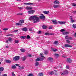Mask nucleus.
Masks as SVG:
<instances>
[{"label": "nucleus", "instance_id": "46", "mask_svg": "<svg viewBox=\"0 0 76 76\" xmlns=\"http://www.w3.org/2000/svg\"><path fill=\"white\" fill-rule=\"evenodd\" d=\"M12 76H15V74L14 73V72H12Z\"/></svg>", "mask_w": 76, "mask_h": 76}, {"label": "nucleus", "instance_id": "50", "mask_svg": "<svg viewBox=\"0 0 76 76\" xmlns=\"http://www.w3.org/2000/svg\"><path fill=\"white\" fill-rule=\"evenodd\" d=\"M72 6H76V4L73 3L72 4Z\"/></svg>", "mask_w": 76, "mask_h": 76}, {"label": "nucleus", "instance_id": "56", "mask_svg": "<svg viewBox=\"0 0 76 76\" xmlns=\"http://www.w3.org/2000/svg\"><path fill=\"white\" fill-rule=\"evenodd\" d=\"M22 14H22V13H20V14H18L17 15H22Z\"/></svg>", "mask_w": 76, "mask_h": 76}, {"label": "nucleus", "instance_id": "29", "mask_svg": "<svg viewBox=\"0 0 76 76\" xmlns=\"http://www.w3.org/2000/svg\"><path fill=\"white\" fill-rule=\"evenodd\" d=\"M48 51L47 50H46L44 52V53L45 54H48Z\"/></svg>", "mask_w": 76, "mask_h": 76}, {"label": "nucleus", "instance_id": "63", "mask_svg": "<svg viewBox=\"0 0 76 76\" xmlns=\"http://www.w3.org/2000/svg\"><path fill=\"white\" fill-rule=\"evenodd\" d=\"M3 61V59L2 58V59H1V61Z\"/></svg>", "mask_w": 76, "mask_h": 76}, {"label": "nucleus", "instance_id": "9", "mask_svg": "<svg viewBox=\"0 0 76 76\" xmlns=\"http://www.w3.org/2000/svg\"><path fill=\"white\" fill-rule=\"evenodd\" d=\"M64 47H72V46L70 45L66 44H65Z\"/></svg>", "mask_w": 76, "mask_h": 76}, {"label": "nucleus", "instance_id": "47", "mask_svg": "<svg viewBox=\"0 0 76 76\" xmlns=\"http://www.w3.org/2000/svg\"><path fill=\"white\" fill-rule=\"evenodd\" d=\"M68 39H70V40H72V38L71 37H69L68 38Z\"/></svg>", "mask_w": 76, "mask_h": 76}, {"label": "nucleus", "instance_id": "57", "mask_svg": "<svg viewBox=\"0 0 76 76\" xmlns=\"http://www.w3.org/2000/svg\"><path fill=\"white\" fill-rule=\"evenodd\" d=\"M28 57H30L32 56V55H31V54H29L28 55Z\"/></svg>", "mask_w": 76, "mask_h": 76}, {"label": "nucleus", "instance_id": "64", "mask_svg": "<svg viewBox=\"0 0 76 76\" xmlns=\"http://www.w3.org/2000/svg\"><path fill=\"white\" fill-rule=\"evenodd\" d=\"M3 76H7V75L6 74H5Z\"/></svg>", "mask_w": 76, "mask_h": 76}, {"label": "nucleus", "instance_id": "52", "mask_svg": "<svg viewBox=\"0 0 76 76\" xmlns=\"http://www.w3.org/2000/svg\"><path fill=\"white\" fill-rule=\"evenodd\" d=\"M61 75H65V74L64 73V72H62L61 73Z\"/></svg>", "mask_w": 76, "mask_h": 76}, {"label": "nucleus", "instance_id": "13", "mask_svg": "<svg viewBox=\"0 0 76 76\" xmlns=\"http://www.w3.org/2000/svg\"><path fill=\"white\" fill-rule=\"evenodd\" d=\"M4 70V68L3 67H0V73H2V71Z\"/></svg>", "mask_w": 76, "mask_h": 76}, {"label": "nucleus", "instance_id": "1", "mask_svg": "<svg viewBox=\"0 0 76 76\" xmlns=\"http://www.w3.org/2000/svg\"><path fill=\"white\" fill-rule=\"evenodd\" d=\"M29 20H33V23H37V22H39V18L37 17V15H35L30 17L29 18Z\"/></svg>", "mask_w": 76, "mask_h": 76}, {"label": "nucleus", "instance_id": "22", "mask_svg": "<svg viewBox=\"0 0 76 76\" xmlns=\"http://www.w3.org/2000/svg\"><path fill=\"white\" fill-rule=\"evenodd\" d=\"M20 38L21 39H25L26 38V36H21Z\"/></svg>", "mask_w": 76, "mask_h": 76}, {"label": "nucleus", "instance_id": "40", "mask_svg": "<svg viewBox=\"0 0 76 76\" xmlns=\"http://www.w3.org/2000/svg\"><path fill=\"white\" fill-rule=\"evenodd\" d=\"M66 69H69V68H70V67H69V65H67L66 66Z\"/></svg>", "mask_w": 76, "mask_h": 76}, {"label": "nucleus", "instance_id": "2", "mask_svg": "<svg viewBox=\"0 0 76 76\" xmlns=\"http://www.w3.org/2000/svg\"><path fill=\"white\" fill-rule=\"evenodd\" d=\"M58 23L60 25H64L66 23V21H58Z\"/></svg>", "mask_w": 76, "mask_h": 76}, {"label": "nucleus", "instance_id": "19", "mask_svg": "<svg viewBox=\"0 0 76 76\" xmlns=\"http://www.w3.org/2000/svg\"><path fill=\"white\" fill-rule=\"evenodd\" d=\"M44 75V73L42 72L39 73L38 74V76H42Z\"/></svg>", "mask_w": 76, "mask_h": 76}, {"label": "nucleus", "instance_id": "27", "mask_svg": "<svg viewBox=\"0 0 76 76\" xmlns=\"http://www.w3.org/2000/svg\"><path fill=\"white\" fill-rule=\"evenodd\" d=\"M72 27L74 29H75L76 28V24H73L72 25Z\"/></svg>", "mask_w": 76, "mask_h": 76}, {"label": "nucleus", "instance_id": "17", "mask_svg": "<svg viewBox=\"0 0 76 76\" xmlns=\"http://www.w3.org/2000/svg\"><path fill=\"white\" fill-rule=\"evenodd\" d=\"M52 22L54 24H56V23H57V20H53Z\"/></svg>", "mask_w": 76, "mask_h": 76}, {"label": "nucleus", "instance_id": "30", "mask_svg": "<svg viewBox=\"0 0 76 76\" xmlns=\"http://www.w3.org/2000/svg\"><path fill=\"white\" fill-rule=\"evenodd\" d=\"M20 50H21V52H22L23 53V52H25V50L23 49H20Z\"/></svg>", "mask_w": 76, "mask_h": 76}, {"label": "nucleus", "instance_id": "45", "mask_svg": "<svg viewBox=\"0 0 76 76\" xmlns=\"http://www.w3.org/2000/svg\"><path fill=\"white\" fill-rule=\"evenodd\" d=\"M28 76H33V75L32 74H30L28 75Z\"/></svg>", "mask_w": 76, "mask_h": 76}, {"label": "nucleus", "instance_id": "58", "mask_svg": "<svg viewBox=\"0 0 76 76\" xmlns=\"http://www.w3.org/2000/svg\"><path fill=\"white\" fill-rule=\"evenodd\" d=\"M75 37H76V33H75L74 34V35Z\"/></svg>", "mask_w": 76, "mask_h": 76}, {"label": "nucleus", "instance_id": "41", "mask_svg": "<svg viewBox=\"0 0 76 76\" xmlns=\"http://www.w3.org/2000/svg\"><path fill=\"white\" fill-rule=\"evenodd\" d=\"M69 37L68 36H66L65 37V39H68Z\"/></svg>", "mask_w": 76, "mask_h": 76}, {"label": "nucleus", "instance_id": "38", "mask_svg": "<svg viewBox=\"0 0 76 76\" xmlns=\"http://www.w3.org/2000/svg\"><path fill=\"white\" fill-rule=\"evenodd\" d=\"M55 56H56V57H58V56H59L58 54H56V53L55 54Z\"/></svg>", "mask_w": 76, "mask_h": 76}, {"label": "nucleus", "instance_id": "48", "mask_svg": "<svg viewBox=\"0 0 76 76\" xmlns=\"http://www.w3.org/2000/svg\"><path fill=\"white\" fill-rule=\"evenodd\" d=\"M66 42H67V43H68L69 44V43H70V41L69 40H66Z\"/></svg>", "mask_w": 76, "mask_h": 76}, {"label": "nucleus", "instance_id": "60", "mask_svg": "<svg viewBox=\"0 0 76 76\" xmlns=\"http://www.w3.org/2000/svg\"><path fill=\"white\" fill-rule=\"evenodd\" d=\"M70 19H71V20H72V17H70Z\"/></svg>", "mask_w": 76, "mask_h": 76}, {"label": "nucleus", "instance_id": "61", "mask_svg": "<svg viewBox=\"0 0 76 76\" xmlns=\"http://www.w3.org/2000/svg\"><path fill=\"white\" fill-rule=\"evenodd\" d=\"M49 29H52V27H50L49 28Z\"/></svg>", "mask_w": 76, "mask_h": 76}, {"label": "nucleus", "instance_id": "28", "mask_svg": "<svg viewBox=\"0 0 76 76\" xmlns=\"http://www.w3.org/2000/svg\"><path fill=\"white\" fill-rule=\"evenodd\" d=\"M64 72L65 74H68V71L67 70H65Z\"/></svg>", "mask_w": 76, "mask_h": 76}, {"label": "nucleus", "instance_id": "39", "mask_svg": "<svg viewBox=\"0 0 76 76\" xmlns=\"http://www.w3.org/2000/svg\"><path fill=\"white\" fill-rule=\"evenodd\" d=\"M12 69H15V68H16V66H12Z\"/></svg>", "mask_w": 76, "mask_h": 76}, {"label": "nucleus", "instance_id": "37", "mask_svg": "<svg viewBox=\"0 0 76 76\" xmlns=\"http://www.w3.org/2000/svg\"><path fill=\"white\" fill-rule=\"evenodd\" d=\"M40 57H44V54H43V53H40Z\"/></svg>", "mask_w": 76, "mask_h": 76}, {"label": "nucleus", "instance_id": "35", "mask_svg": "<svg viewBox=\"0 0 76 76\" xmlns=\"http://www.w3.org/2000/svg\"><path fill=\"white\" fill-rule=\"evenodd\" d=\"M16 26L17 25H22V24H20V23H17L16 24Z\"/></svg>", "mask_w": 76, "mask_h": 76}, {"label": "nucleus", "instance_id": "3", "mask_svg": "<svg viewBox=\"0 0 76 76\" xmlns=\"http://www.w3.org/2000/svg\"><path fill=\"white\" fill-rule=\"evenodd\" d=\"M35 12V11L34 10H31L28 11V14H34Z\"/></svg>", "mask_w": 76, "mask_h": 76}, {"label": "nucleus", "instance_id": "10", "mask_svg": "<svg viewBox=\"0 0 76 76\" xmlns=\"http://www.w3.org/2000/svg\"><path fill=\"white\" fill-rule=\"evenodd\" d=\"M24 4H25V5H33V4H34L31 2H29L26 3H24Z\"/></svg>", "mask_w": 76, "mask_h": 76}, {"label": "nucleus", "instance_id": "36", "mask_svg": "<svg viewBox=\"0 0 76 76\" xmlns=\"http://www.w3.org/2000/svg\"><path fill=\"white\" fill-rule=\"evenodd\" d=\"M39 64V63L38 62H36L35 63V66H38V65Z\"/></svg>", "mask_w": 76, "mask_h": 76}, {"label": "nucleus", "instance_id": "7", "mask_svg": "<svg viewBox=\"0 0 76 76\" xmlns=\"http://www.w3.org/2000/svg\"><path fill=\"white\" fill-rule=\"evenodd\" d=\"M42 59H43V58H38L36 59V61H41V60H42Z\"/></svg>", "mask_w": 76, "mask_h": 76}, {"label": "nucleus", "instance_id": "15", "mask_svg": "<svg viewBox=\"0 0 76 76\" xmlns=\"http://www.w3.org/2000/svg\"><path fill=\"white\" fill-rule=\"evenodd\" d=\"M48 60L50 61H51V62H52V61H53V59L49 57L48 58Z\"/></svg>", "mask_w": 76, "mask_h": 76}, {"label": "nucleus", "instance_id": "51", "mask_svg": "<svg viewBox=\"0 0 76 76\" xmlns=\"http://www.w3.org/2000/svg\"><path fill=\"white\" fill-rule=\"evenodd\" d=\"M18 8L19 9H20V10H21V9H23V7H18Z\"/></svg>", "mask_w": 76, "mask_h": 76}, {"label": "nucleus", "instance_id": "44", "mask_svg": "<svg viewBox=\"0 0 76 76\" xmlns=\"http://www.w3.org/2000/svg\"><path fill=\"white\" fill-rule=\"evenodd\" d=\"M27 39H29V38H31V37H30V36H29V35H27Z\"/></svg>", "mask_w": 76, "mask_h": 76}, {"label": "nucleus", "instance_id": "62", "mask_svg": "<svg viewBox=\"0 0 76 76\" xmlns=\"http://www.w3.org/2000/svg\"><path fill=\"white\" fill-rule=\"evenodd\" d=\"M76 11H74L73 12V13H74V14H75V13H76Z\"/></svg>", "mask_w": 76, "mask_h": 76}, {"label": "nucleus", "instance_id": "43", "mask_svg": "<svg viewBox=\"0 0 76 76\" xmlns=\"http://www.w3.org/2000/svg\"><path fill=\"white\" fill-rule=\"evenodd\" d=\"M18 30H15L13 31V32L16 33V32H18Z\"/></svg>", "mask_w": 76, "mask_h": 76}, {"label": "nucleus", "instance_id": "4", "mask_svg": "<svg viewBox=\"0 0 76 76\" xmlns=\"http://www.w3.org/2000/svg\"><path fill=\"white\" fill-rule=\"evenodd\" d=\"M66 61L68 63H72V59L70 58H67L66 60Z\"/></svg>", "mask_w": 76, "mask_h": 76}, {"label": "nucleus", "instance_id": "21", "mask_svg": "<svg viewBox=\"0 0 76 76\" xmlns=\"http://www.w3.org/2000/svg\"><path fill=\"white\" fill-rule=\"evenodd\" d=\"M54 44L55 45H58V41H55L54 42Z\"/></svg>", "mask_w": 76, "mask_h": 76}, {"label": "nucleus", "instance_id": "14", "mask_svg": "<svg viewBox=\"0 0 76 76\" xmlns=\"http://www.w3.org/2000/svg\"><path fill=\"white\" fill-rule=\"evenodd\" d=\"M42 15L39 16L40 19H45V16L43 14H42Z\"/></svg>", "mask_w": 76, "mask_h": 76}, {"label": "nucleus", "instance_id": "24", "mask_svg": "<svg viewBox=\"0 0 76 76\" xmlns=\"http://www.w3.org/2000/svg\"><path fill=\"white\" fill-rule=\"evenodd\" d=\"M48 74L49 75H54V72L53 71H52L51 72H50L48 73Z\"/></svg>", "mask_w": 76, "mask_h": 76}, {"label": "nucleus", "instance_id": "16", "mask_svg": "<svg viewBox=\"0 0 76 76\" xmlns=\"http://www.w3.org/2000/svg\"><path fill=\"white\" fill-rule=\"evenodd\" d=\"M45 34L46 35H54V34H53L52 33H48V32L45 33Z\"/></svg>", "mask_w": 76, "mask_h": 76}, {"label": "nucleus", "instance_id": "31", "mask_svg": "<svg viewBox=\"0 0 76 76\" xmlns=\"http://www.w3.org/2000/svg\"><path fill=\"white\" fill-rule=\"evenodd\" d=\"M3 30H4V31H7V30H8L9 29V28H3Z\"/></svg>", "mask_w": 76, "mask_h": 76}, {"label": "nucleus", "instance_id": "34", "mask_svg": "<svg viewBox=\"0 0 76 76\" xmlns=\"http://www.w3.org/2000/svg\"><path fill=\"white\" fill-rule=\"evenodd\" d=\"M76 20H71V23H73V22H75Z\"/></svg>", "mask_w": 76, "mask_h": 76}, {"label": "nucleus", "instance_id": "5", "mask_svg": "<svg viewBox=\"0 0 76 76\" xmlns=\"http://www.w3.org/2000/svg\"><path fill=\"white\" fill-rule=\"evenodd\" d=\"M19 60V56H17L13 58V60L15 61H17V60Z\"/></svg>", "mask_w": 76, "mask_h": 76}, {"label": "nucleus", "instance_id": "26", "mask_svg": "<svg viewBox=\"0 0 76 76\" xmlns=\"http://www.w3.org/2000/svg\"><path fill=\"white\" fill-rule=\"evenodd\" d=\"M69 34V32H64L63 33V35H68V34Z\"/></svg>", "mask_w": 76, "mask_h": 76}, {"label": "nucleus", "instance_id": "42", "mask_svg": "<svg viewBox=\"0 0 76 76\" xmlns=\"http://www.w3.org/2000/svg\"><path fill=\"white\" fill-rule=\"evenodd\" d=\"M26 59V57H23V61H25Z\"/></svg>", "mask_w": 76, "mask_h": 76}, {"label": "nucleus", "instance_id": "8", "mask_svg": "<svg viewBox=\"0 0 76 76\" xmlns=\"http://www.w3.org/2000/svg\"><path fill=\"white\" fill-rule=\"evenodd\" d=\"M26 10H32V7H27L26 8Z\"/></svg>", "mask_w": 76, "mask_h": 76}, {"label": "nucleus", "instance_id": "6", "mask_svg": "<svg viewBox=\"0 0 76 76\" xmlns=\"http://www.w3.org/2000/svg\"><path fill=\"white\" fill-rule=\"evenodd\" d=\"M22 30L23 31L26 32V31H28V28L26 27L23 28H22Z\"/></svg>", "mask_w": 76, "mask_h": 76}, {"label": "nucleus", "instance_id": "33", "mask_svg": "<svg viewBox=\"0 0 76 76\" xmlns=\"http://www.w3.org/2000/svg\"><path fill=\"white\" fill-rule=\"evenodd\" d=\"M6 63H10L11 62V61L10 60H7L6 61Z\"/></svg>", "mask_w": 76, "mask_h": 76}, {"label": "nucleus", "instance_id": "20", "mask_svg": "<svg viewBox=\"0 0 76 76\" xmlns=\"http://www.w3.org/2000/svg\"><path fill=\"white\" fill-rule=\"evenodd\" d=\"M42 28L43 29H47V26H42Z\"/></svg>", "mask_w": 76, "mask_h": 76}, {"label": "nucleus", "instance_id": "25", "mask_svg": "<svg viewBox=\"0 0 76 76\" xmlns=\"http://www.w3.org/2000/svg\"><path fill=\"white\" fill-rule=\"evenodd\" d=\"M48 11H45L43 12V13L45 14H48Z\"/></svg>", "mask_w": 76, "mask_h": 76}, {"label": "nucleus", "instance_id": "18", "mask_svg": "<svg viewBox=\"0 0 76 76\" xmlns=\"http://www.w3.org/2000/svg\"><path fill=\"white\" fill-rule=\"evenodd\" d=\"M51 50L52 51H54V52H56V51H57V50L56 49H54L53 48H51Z\"/></svg>", "mask_w": 76, "mask_h": 76}, {"label": "nucleus", "instance_id": "49", "mask_svg": "<svg viewBox=\"0 0 76 76\" xmlns=\"http://www.w3.org/2000/svg\"><path fill=\"white\" fill-rule=\"evenodd\" d=\"M65 31V30H64V29H61L60 30V32H63V31Z\"/></svg>", "mask_w": 76, "mask_h": 76}, {"label": "nucleus", "instance_id": "32", "mask_svg": "<svg viewBox=\"0 0 76 76\" xmlns=\"http://www.w3.org/2000/svg\"><path fill=\"white\" fill-rule=\"evenodd\" d=\"M19 42V40H15V43H18Z\"/></svg>", "mask_w": 76, "mask_h": 76}, {"label": "nucleus", "instance_id": "53", "mask_svg": "<svg viewBox=\"0 0 76 76\" xmlns=\"http://www.w3.org/2000/svg\"><path fill=\"white\" fill-rule=\"evenodd\" d=\"M8 39L9 41H12V39L11 38H8Z\"/></svg>", "mask_w": 76, "mask_h": 76}, {"label": "nucleus", "instance_id": "23", "mask_svg": "<svg viewBox=\"0 0 76 76\" xmlns=\"http://www.w3.org/2000/svg\"><path fill=\"white\" fill-rule=\"evenodd\" d=\"M19 22L20 23H24V20H21Z\"/></svg>", "mask_w": 76, "mask_h": 76}, {"label": "nucleus", "instance_id": "55", "mask_svg": "<svg viewBox=\"0 0 76 76\" xmlns=\"http://www.w3.org/2000/svg\"><path fill=\"white\" fill-rule=\"evenodd\" d=\"M13 34H9V35H7V36H13Z\"/></svg>", "mask_w": 76, "mask_h": 76}, {"label": "nucleus", "instance_id": "11", "mask_svg": "<svg viewBox=\"0 0 76 76\" xmlns=\"http://www.w3.org/2000/svg\"><path fill=\"white\" fill-rule=\"evenodd\" d=\"M60 2L57 0H55L53 2V3L55 4H58Z\"/></svg>", "mask_w": 76, "mask_h": 76}, {"label": "nucleus", "instance_id": "59", "mask_svg": "<svg viewBox=\"0 0 76 76\" xmlns=\"http://www.w3.org/2000/svg\"><path fill=\"white\" fill-rule=\"evenodd\" d=\"M18 67L20 69H22V67H20V66H18Z\"/></svg>", "mask_w": 76, "mask_h": 76}, {"label": "nucleus", "instance_id": "54", "mask_svg": "<svg viewBox=\"0 0 76 76\" xmlns=\"http://www.w3.org/2000/svg\"><path fill=\"white\" fill-rule=\"evenodd\" d=\"M29 31H32V29L31 28H29Z\"/></svg>", "mask_w": 76, "mask_h": 76}, {"label": "nucleus", "instance_id": "12", "mask_svg": "<svg viewBox=\"0 0 76 76\" xmlns=\"http://www.w3.org/2000/svg\"><path fill=\"white\" fill-rule=\"evenodd\" d=\"M60 6L59 5H54L53 6V7L54 8H57L59 7Z\"/></svg>", "mask_w": 76, "mask_h": 76}]
</instances>
